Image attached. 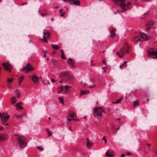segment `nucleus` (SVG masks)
<instances>
[{
  "instance_id": "6ab92c4d",
  "label": "nucleus",
  "mask_w": 157,
  "mask_h": 157,
  "mask_svg": "<svg viewBox=\"0 0 157 157\" xmlns=\"http://www.w3.org/2000/svg\"><path fill=\"white\" fill-rule=\"evenodd\" d=\"M14 92L17 97V98H19L20 96V91L18 89H16L14 91Z\"/></svg>"
},
{
  "instance_id": "79ce46f5",
  "label": "nucleus",
  "mask_w": 157,
  "mask_h": 157,
  "mask_svg": "<svg viewBox=\"0 0 157 157\" xmlns=\"http://www.w3.org/2000/svg\"><path fill=\"white\" fill-rule=\"evenodd\" d=\"M136 90L134 91H132L131 92V94H135L136 93Z\"/></svg>"
},
{
  "instance_id": "c756f323",
  "label": "nucleus",
  "mask_w": 157,
  "mask_h": 157,
  "mask_svg": "<svg viewBox=\"0 0 157 157\" xmlns=\"http://www.w3.org/2000/svg\"><path fill=\"white\" fill-rule=\"evenodd\" d=\"M23 78V77H22L19 78L18 79V82H19V85H20V83H21V82H22Z\"/></svg>"
},
{
  "instance_id": "0eeeda50",
  "label": "nucleus",
  "mask_w": 157,
  "mask_h": 157,
  "mask_svg": "<svg viewBox=\"0 0 157 157\" xmlns=\"http://www.w3.org/2000/svg\"><path fill=\"white\" fill-rule=\"evenodd\" d=\"M43 38L42 40L44 42L47 43L48 41L47 39L49 38L50 35L49 33L47 31H46L44 29L43 30Z\"/></svg>"
},
{
  "instance_id": "9d476101",
  "label": "nucleus",
  "mask_w": 157,
  "mask_h": 157,
  "mask_svg": "<svg viewBox=\"0 0 157 157\" xmlns=\"http://www.w3.org/2000/svg\"><path fill=\"white\" fill-rule=\"evenodd\" d=\"M153 25V22L152 21H148L146 25V29L147 30H149L152 27Z\"/></svg>"
},
{
  "instance_id": "a878e982",
  "label": "nucleus",
  "mask_w": 157,
  "mask_h": 157,
  "mask_svg": "<svg viewBox=\"0 0 157 157\" xmlns=\"http://www.w3.org/2000/svg\"><path fill=\"white\" fill-rule=\"evenodd\" d=\"M25 115V113H23L21 114L17 115L16 116V118L17 119H19L21 118L22 117L24 116Z\"/></svg>"
},
{
  "instance_id": "4be33fe9",
  "label": "nucleus",
  "mask_w": 157,
  "mask_h": 157,
  "mask_svg": "<svg viewBox=\"0 0 157 157\" xmlns=\"http://www.w3.org/2000/svg\"><path fill=\"white\" fill-rule=\"evenodd\" d=\"M64 88L63 86H61L59 87L58 90V93L59 94L61 93L63 90Z\"/></svg>"
},
{
  "instance_id": "39448f33",
  "label": "nucleus",
  "mask_w": 157,
  "mask_h": 157,
  "mask_svg": "<svg viewBox=\"0 0 157 157\" xmlns=\"http://www.w3.org/2000/svg\"><path fill=\"white\" fill-rule=\"evenodd\" d=\"M65 80L67 83L72 84L75 81V77L72 75L69 74L65 78Z\"/></svg>"
},
{
  "instance_id": "bb28decb",
  "label": "nucleus",
  "mask_w": 157,
  "mask_h": 157,
  "mask_svg": "<svg viewBox=\"0 0 157 157\" xmlns=\"http://www.w3.org/2000/svg\"><path fill=\"white\" fill-rule=\"evenodd\" d=\"M58 98L60 102L63 104H64L63 103V98L61 97H59Z\"/></svg>"
},
{
  "instance_id": "f257e3e1",
  "label": "nucleus",
  "mask_w": 157,
  "mask_h": 157,
  "mask_svg": "<svg viewBox=\"0 0 157 157\" xmlns=\"http://www.w3.org/2000/svg\"><path fill=\"white\" fill-rule=\"evenodd\" d=\"M104 111V109L101 106L95 107L93 110L94 115L95 117L98 119L101 118L102 113Z\"/></svg>"
},
{
  "instance_id": "49530a36",
  "label": "nucleus",
  "mask_w": 157,
  "mask_h": 157,
  "mask_svg": "<svg viewBox=\"0 0 157 157\" xmlns=\"http://www.w3.org/2000/svg\"><path fill=\"white\" fill-rule=\"evenodd\" d=\"M131 155V153L129 152H128L127 154V155L128 156H129Z\"/></svg>"
},
{
  "instance_id": "5701e85b",
  "label": "nucleus",
  "mask_w": 157,
  "mask_h": 157,
  "mask_svg": "<svg viewBox=\"0 0 157 157\" xmlns=\"http://www.w3.org/2000/svg\"><path fill=\"white\" fill-rule=\"evenodd\" d=\"M92 145V144L91 143L89 142L88 140L87 141L86 146L88 149L90 148Z\"/></svg>"
},
{
  "instance_id": "13d9d810",
  "label": "nucleus",
  "mask_w": 157,
  "mask_h": 157,
  "mask_svg": "<svg viewBox=\"0 0 157 157\" xmlns=\"http://www.w3.org/2000/svg\"><path fill=\"white\" fill-rule=\"evenodd\" d=\"M125 156V155L124 154H122L121 155V157H124Z\"/></svg>"
},
{
  "instance_id": "4c0bfd02",
  "label": "nucleus",
  "mask_w": 157,
  "mask_h": 157,
  "mask_svg": "<svg viewBox=\"0 0 157 157\" xmlns=\"http://www.w3.org/2000/svg\"><path fill=\"white\" fill-rule=\"evenodd\" d=\"M17 108H19L20 109H23V108L22 106H21L20 105H19Z\"/></svg>"
},
{
  "instance_id": "e2e57ef3",
  "label": "nucleus",
  "mask_w": 157,
  "mask_h": 157,
  "mask_svg": "<svg viewBox=\"0 0 157 157\" xmlns=\"http://www.w3.org/2000/svg\"><path fill=\"white\" fill-rule=\"evenodd\" d=\"M3 116H2V113L1 114V113L0 112V117L1 118V117H2Z\"/></svg>"
},
{
  "instance_id": "1a4fd4ad",
  "label": "nucleus",
  "mask_w": 157,
  "mask_h": 157,
  "mask_svg": "<svg viewBox=\"0 0 157 157\" xmlns=\"http://www.w3.org/2000/svg\"><path fill=\"white\" fill-rule=\"evenodd\" d=\"M8 139V136L6 134L2 133L0 134V140H6Z\"/></svg>"
},
{
  "instance_id": "37998d69",
  "label": "nucleus",
  "mask_w": 157,
  "mask_h": 157,
  "mask_svg": "<svg viewBox=\"0 0 157 157\" xmlns=\"http://www.w3.org/2000/svg\"><path fill=\"white\" fill-rule=\"evenodd\" d=\"M47 131L48 132V134H49V136H51V131L48 130H47Z\"/></svg>"
},
{
  "instance_id": "b1692460",
  "label": "nucleus",
  "mask_w": 157,
  "mask_h": 157,
  "mask_svg": "<svg viewBox=\"0 0 157 157\" xmlns=\"http://www.w3.org/2000/svg\"><path fill=\"white\" fill-rule=\"evenodd\" d=\"M73 2V4L75 5L78 6L80 4V2L79 1H76L75 0H72V2Z\"/></svg>"
},
{
  "instance_id": "f704fd0d",
  "label": "nucleus",
  "mask_w": 157,
  "mask_h": 157,
  "mask_svg": "<svg viewBox=\"0 0 157 157\" xmlns=\"http://www.w3.org/2000/svg\"><path fill=\"white\" fill-rule=\"evenodd\" d=\"M61 58L63 59H66L65 56L64 55V53L62 54Z\"/></svg>"
},
{
  "instance_id": "412c9836",
  "label": "nucleus",
  "mask_w": 157,
  "mask_h": 157,
  "mask_svg": "<svg viewBox=\"0 0 157 157\" xmlns=\"http://www.w3.org/2000/svg\"><path fill=\"white\" fill-rule=\"evenodd\" d=\"M51 46L55 50H58L60 48V47L57 45L52 44Z\"/></svg>"
},
{
  "instance_id": "603ef678",
  "label": "nucleus",
  "mask_w": 157,
  "mask_h": 157,
  "mask_svg": "<svg viewBox=\"0 0 157 157\" xmlns=\"http://www.w3.org/2000/svg\"><path fill=\"white\" fill-rule=\"evenodd\" d=\"M63 10V9H61L60 10H59V12L60 13H62V11Z\"/></svg>"
},
{
  "instance_id": "bf43d9fd",
  "label": "nucleus",
  "mask_w": 157,
  "mask_h": 157,
  "mask_svg": "<svg viewBox=\"0 0 157 157\" xmlns=\"http://www.w3.org/2000/svg\"><path fill=\"white\" fill-rule=\"evenodd\" d=\"M60 51H61V54H62L64 53L62 49L60 50Z\"/></svg>"
},
{
  "instance_id": "473e14b6",
  "label": "nucleus",
  "mask_w": 157,
  "mask_h": 157,
  "mask_svg": "<svg viewBox=\"0 0 157 157\" xmlns=\"http://www.w3.org/2000/svg\"><path fill=\"white\" fill-rule=\"evenodd\" d=\"M37 149L40 151H43V148L40 146H38L37 147Z\"/></svg>"
},
{
  "instance_id": "2f4dec72",
  "label": "nucleus",
  "mask_w": 157,
  "mask_h": 157,
  "mask_svg": "<svg viewBox=\"0 0 157 157\" xmlns=\"http://www.w3.org/2000/svg\"><path fill=\"white\" fill-rule=\"evenodd\" d=\"M64 88L65 89L64 92L65 93H67V92L68 90V88H67V85H65Z\"/></svg>"
},
{
  "instance_id": "c03bdc74",
  "label": "nucleus",
  "mask_w": 157,
  "mask_h": 157,
  "mask_svg": "<svg viewBox=\"0 0 157 157\" xmlns=\"http://www.w3.org/2000/svg\"><path fill=\"white\" fill-rule=\"evenodd\" d=\"M142 1L147 2L149 1L150 0H141Z\"/></svg>"
},
{
  "instance_id": "393cba45",
  "label": "nucleus",
  "mask_w": 157,
  "mask_h": 157,
  "mask_svg": "<svg viewBox=\"0 0 157 157\" xmlns=\"http://www.w3.org/2000/svg\"><path fill=\"white\" fill-rule=\"evenodd\" d=\"M75 114L72 112H70L68 114V116L70 117H75Z\"/></svg>"
},
{
  "instance_id": "f03ea898",
  "label": "nucleus",
  "mask_w": 157,
  "mask_h": 157,
  "mask_svg": "<svg viewBox=\"0 0 157 157\" xmlns=\"http://www.w3.org/2000/svg\"><path fill=\"white\" fill-rule=\"evenodd\" d=\"M17 140L20 147L23 148L27 146V142L24 136H19L17 138Z\"/></svg>"
},
{
  "instance_id": "9b49d317",
  "label": "nucleus",
  "mask_w": 157,
  "mask_h": 157,
  "mask_svg": "<svg viewBox=\"0 0 157 157\" xmlns=\"http://www.w3.org/2000/svg\"><path fill=\"white\" fill-rule=\"evenodd\" d=\"M10 116L9 115H6V116H3L1 117V120L2 122V124H4L10 118Z\"/></svg>"
},
{
  "instance_id": "864d4df0",
  "label": "nucleus",
  "mask_w": 157,
  "mask_h": 157,
  "mask_svg": "<svg viewBox=\"0 0 157 157\" xmlns=\"http://www.w3.org/2000/svg\"><path fill=\"white\" fill-rule=\"evenodd\" d=\"M3 129V128L2 127L0 126V130H2Z\"/></svg>"
},
{
  "instance_id": "774afa93",
  "label": "nucleus",
  "mask_w": 157,
  "mask_h": 157,
  "mask_svg": "<svg viewBox=\"0 0 157 157\" xmlns=\"http://www.w3.org/2000/svg\"><path fill=\"white\" fill-rule=\"evenodd\" d=\"M15 136H17V137H18V136H20V135H15Z\"/></svg>"
},
{
  "instance_id": "ea45409f",
  "label": "nucleus",
  "mask_w": 157,
  "mask_h": 157,
  "mask_svg": "<svg viewBox=\"0 0 157 157\" xmlns=\"http://www.w3.org/2000/svg\"><path fill=\"white\" fill-rule=\"evenodd\" d=\"M94 87H95V85H93L91 86H88V88H94Z\"/></svg>"
},
{
  "instance_id": "de8ad7c7",
  "label": "nucleus",
  "mask_w": 157,
  "mask_h": 157,
  "mask_svg": "<svg viewBox=\"0 0 157 157\" xmlns=\"http://www.w3.org/2000/svg\"><path fill=\"white\" fill-rule=\"evenodd\" d=\"M74 120V121H78V119H76V118H72V120Z\"/></svg>"
},
{
  "instance_id": "a18cd8bd",
  "label": "nucleus",
  "mask_w": 157,
  "mask_h": 157,
  "mask_svg": "<svg viewBox=\"0 0 157 157\" xmlns=\"http://www.w3.org/2000/svg\"><path fill=\"white\" fill-rule=\"evenodd\" d=\"M69 60L70 61V62H74L72 60V59L71 58H69Z\"/></svg>"
},
{
  "instance_id": "8fccbe9b",
  "label": "nucleus",
  "mask_w": 157,
  "mask_h": 157,
  "mask_svg": "<svg viewBox=\"0 0 157 157\" xmlns=\"http://www.w3.org/2000/svg\"><path fill=\"white\" fill-rule=\"evenodd\" d=\"M46 15V13H41V15L42 16V17H43L44 15Z\"/></svg>"
},
{
  "instance_id": "c85d7f7f",
  "label": "nucleus",
  "mask_w": 157,
  "mask_h": 157,
  "mask_svg": "<svg viewBox=\"0 0 157 157\" xmlns=\"http://www.w3.org/2000/svg\"><path fill=\"white\" fill-rule=\"evenodd\" d=\"M69 64L71 65L72 67L74 68H75V66L74 65V62H68Z\"/></svg>"
},
{
  "instance_id": "72a5a7b5",
  "label": "nucleus",
  "mask_w": 157,
  "mask_h": 157,
  "mask_svg": "<svg viewBox=\"0 0 157 157\" xmlns=\"http://www.w3.org/2000/svg\"><path fill=\"white\" fill-rule=\"evenodd\" d=\"M123 98H120L119 100H117V101L116 102V103L117 104H118L121 102V101L122 100Z\"/></svg>"
},
{
  "instance_id": "052dcab7",
  "label": "nucleus",
  "mask_w": 157,
  "mask_h": 157,
  "mask_svg": "<svg viewBox=\"0 0 157 157\" xmlns=\"http://www.w3.org/2000/svg\"><path fill=\"white\" fill-rule=\"evenodd\" d=\"M147 144L149 147H150L151 146V144Z\"/></svg>"
},
{
  "instance_id": "aec40b11",
  "label": "nucleus",
  "mask_w": 157,
  "mask_h": 157,
  "mask_svg": "<svg viewBox=\"0 0 157 157\" xmlns=\"http://www.w3.org/2000/svg\"><path fill=\"white\" fill-rule=\"evenodd\" d=\"M17 101V99L15 97H13L11 98V102L12 104H15Z\"/></svg>"
},
{
  "instance_id": "cd10ccee",
  "label": "nucleus",
  "mask_w": 157,
  "mask_h": 157,
  "mask_svg": "<svg viewBox=\"0 0 157 157\" xmlns=\"http://www.w3.org/2000/svg\"><path fill=\"white\" fill-rule=\"evenodd\" d=\"M139 104V102L138 101H136L134 102L133 106L134 107H136V105Z\"/></svg>"
},
{
  "instance_id": "a19ab883",
  "label": "nucleus",
  "mask_w": 157,
  "mask_h": 157,
  "mask_svg": "<svg viewBox=\"0 0 157 157\" xmlns=\"http://www.w3.org/2000/svg\"><path fill=\"white\" fill-rule=\"evenodd\" d=\"M27 2H24L22 3L21 4L20 6H22L24 5H27Z\"/></svg>"
},
{
  "instance_id": "0e129e2a",
  "label": "nucleus",
  "mask_w": 157,
  "mask_h": 157,
  "mask_svg": "<svg viewBox=\"0 0 157 157\" xmlns=\"http://www.w3.org/2000/svg\"><path fill=\"white\" fill-rule=\"evenodd\" d=\"M105 139H106V138H105V136H104V137H102V140H104Z\"/></svg>"
},
{
  "instance_id": "c9c22d12",
  "label": "nucleus",
  "mask_w": 157,
  "mask_h": 157,
  "mask_svg": "<svg viewBox=\"0 0 157 157\" xmlns=\"http://www.w3.org/2000/svg\"><path fill=\"white\" fill-rule=\"evenodd\" d=\"M22 104V102H20L18 103H17L16 105L15 106L16 107H17L19 105L21 104Z\"/></svg>"
},
{
  "instance_id": "69168bd1",
  "label": "nucleus",
  "mask_w": 157,
  "mask_h": 157,
  "mask_svg": "<svg viewBox=\"0 0 157 157\" xmlns=\"http://www.w3.org/2000/svg\"><path fill=\"white\" fill-rule=\"evenodd\" d=\"M105 140V143H106L107 142V140L106 139H105V140Z\"/></svg>"
},
{
  "instance_id": "20e7f679",
  "label": "nucleus",
  "mask_w": 157,
  "mask_h": 157,
  "mask_svg": "<svg viewBox=\"0 0 157 157\" xmlns=\"http://www.w3.org/2000/svg\"><path fill=\"white\" fill-rule=\"evenodd\" d=\"M34 69L32 66L29 63H28L26 65L23 67L22 69H21L20 71L22 72H25L27 73L31 71Z\"/></svg>"
},
{
  "instance_id": "f8f14e48",
  "label": "nucleus",
  "mask_w": 157,
  "mask_h": 157,
  "mask_svg": "<svg viewBox=\"0 0 157 157\" xmlns=\"http://www.w3.org/2000/svg\"><path fill=\"white\" fill-rule=\"evenodd\" d=\"M110 33H111V36H110L112 38H113L115 35V29L113 28V27H110Z\"/></svg>"
},
{
  "instance_id": "423d86ee",
  "label": "nucleus",
  "mask_w": 157,
  "mask_h": 157,
  "mask_svg": "<svg viewBox=\"0 0 157 157\" xmlns=\"http://www.w3.org/2000/svg\"><path fill=\"white\" fill-rule=\"evenodd\" d=\"M130 47L129 46H126L121 49L120 51V54L123 56L126 54H128L129 52Z\"/></svg>"
},
{
  "instance_id": "680f3d73",
  "label": "nucleus",
  "mask_w": 157,
  "mask_h": 157,
  "mask_svg": "<svg viewBox=\"0 0 157 157\" xmlns=\"http://www.w3.org/2000/svg\"><path fill=\"white\" fill-rule=\"evenodd\" d=\"M72 87V86H68L67 85V88H68V89L70 88H71Z\"/></svg>"
},
{
  "instance_id": "338daca9",
  "label": "nucleus",
  "mask_w": 157,
  "mask_h": 157,
  "mask_svg": "<svg viewBox=\"0 0 157 157\" xmlns=\"http://www.w3.org/2000/svg\"><path fill=\"white\" fill-rule=\"evenodd\" d=\"M5 125H9V124L8 123H7L5 124Z\"/></svg>"
},
{
  "instance_id": "6e6d98bb",
  "label": "nucleus",
  "mask_w": 157,
  "mask_h": 157,
  "mask_svg": "<svg viewBox=\"0 0 157 157\" xmlns=\"http://www.w3.org/2000/svg\"><path fill=\"white\" fill-rule=\"evenodd\" d=\"M102 63H105V64L106 62V61H105V60H104L103 61H102Z\"/></svg>"
},
{
  "instance_id": "7ed1b4c3",
  "label": "nucleus",
  "mask_w": 157,
  "mask_h": 157,
  "mask_svg": "<svg viewBox=\"0 0 157 157\" xmlns=\"http://www.w3.org/2000/svg\"><path fill=\"white\" fill-rule=\"evenodd\" d=\"M148 37L147 34L144 33H141V34L136 36L134 38V41L137 42L139 41H143L147 40Z\"/></svg>"
},
{
  "instance_id": "7c9ffc66",
  "label": "nucleus",
  "mask_w": 157,
  "mask_h": 157,
  "mask_svg": "<svg viewBox=\"0 0 157 157\" xmlns=\"http://www.w3.org/2000/svg\"><path fill=\"white\" fill-rule=\"evenodd\" d=\"M13 81V78H8L7 79V82L9 83H10L12 82Z\"/></svg>"
},
{
  "instance_id": "a211bd4d",
  "label": "nucleus",
  "mask_w": 157,
  "mask_h": 157,
  "mask_svg": "<svg viewBox=\"0 0 157 157\" xmlns=\"http://www.w3.org/2000/svg\"><path fill=\"white\" fill-rule=\"evenodd\" d=\"M127 62L126 61L123 62V63L120 66V68L121 69L125 68L127 67L126 63Z\"/></svg>"
},
{
  "instance_id": "5fc2aeb1",
  "label": "nucleus",
  "mask_w": 157,
  "mask_h": 157,
  "mask_svg": "<svg viewBox=\"0 0 157 157\" xmlns=\"http://www.w3.org/2000/svg\"><path fill=\"white\" fill-rule=\"evenodd\" d=\"M51 81L52 82H55V80L53 79H51Z\"/></svg>"
},
{
  "instance_id": "4d7b16f0",
  "label": "nucleus",
  "mask_w": 157,
  "mask_h": 157,
  "mask_svg": "<svg viewBox=\"0 0 157 157\" xmlns=\"http://www.w3.org/2000/svg\"><path fill=\"white\" fill-rule=\"evenodd\" d=\"M44 57H46V54L45 53V52H44Z\"/></svg>"
},
{
  "instance_id": "3c124183",
  "label": "nucleus",
  "mask_w": 157,
  "mask_h": 157,
  "mask_svg": "<svg viewBox=\"0 0 157 157\" xmlns=\"http://www.w3.org/2000/svg\"><path fill=\"white\" fill-rule=\"evenodd\" d=\"M68 121H70L72 120V118H68L67 119Z\"/></svg>"
},
{
  "instance_id": "ddd939ff",
  "label": "nucleus",
  "mask_w": 157,
  "mask_h": 157,
  "mask_svg": "<svg viewBox=\"0 0 157 157\" xmlns=\"http://www.w3.org/2000/svg\"><path fill=\"white\" fill-rule=\"evenodd\" d=\"M69 74V72L67 71L63 72L61 73L59 75V76L61 78H67V76Z\"/></svg>"
},
{
  "instance_id": "58836bf2",
  "label": "nucleus",
  "mask_w": 157,
  "mask_h": 157,
  "mask_svg": "<svg viewBox=\"0 0 157 157\" xmlns=\"http://www.w3.org/2000/svg\"><path fill=\"white\" fill-rule=\"evenodd\" d=\"M6 115H8L6 113H2V116H6Z\"/></svg>"
},
{
  "instance_id": "4468645a",
  "label": "nucleus",
  "mask_w": 157,
  "mask_h": 157,
  "mask_svg": "<svg viewBox=\"0 0 157 157\" xmlns=\"http://www.w3.org/2000/svg\"><path fill=\"white\" fill-rule=\"evenodd\" d=\"M148 55L149 56L151 55H154L155 56V57H153L154 58H157V52L149 51L148 52Z\"/></svg>"
},
{
  "instance_id": "6e6552de",
  "label": "nucleus",
  "mask_w": 157,
  "mask_h": 157,
  "mask_svg": "<svg viewBox=\"0 0 157 157\" xmlns=\"http://www.w3.org/2000/svg\"><path fill=\"white\" fill-rule=\"evenodd\" d=\"M2 65L4 67L5 70L8 71L10 72L11 71V69L9 67V66L11 67V65L10 64L7 63H3L2 64Z\"/></svg>"
},
{
  "instance_id": "dca6fc26",
  "label": "nucleus",
  "mask_w": 157,
  "mask_h": 157,
  "mask_svg": "<svg viewBox=\"0 0 157 157\" xmlns=\"http://www.w3.org/2000/svg\"><path fill=\"white\" fill-rule=\"evenodd\" d=\"M29 77L31 78L33 81L35 82H37L39 80L38 78L35 75H33L31 76H29Z\"/></svg>"
},
{
  "instance_id": "e433bc0d",
  "label": "nucleus",
  "mask_w": 157,
  "mask_h": 157,
  "mask_svg": "<svg viewBox=\"0 0 157 157\" xmlns=\"http://www.w3.org/2000/svg\"><path fill=\"white\" fill-rule=\"evenodd\" d=\"M120 52H117V54L118 55H119V57L121 58H122L123 57V56H122V55H120Z\"/></svg>"
},
{
  "instance_id": "2eb2a0df",
  "label": "nucleus",
  "mask_w": 157,
  "mask_h": 157,
  "mask_svg": "<svg viewBox=\"0 0 157 157\" xmlns=\"http://www.w3.org/2000/svg\"><path fill=\"white\" fill-rule=\"evenodd\" d=\"M105 155L108 157H115V155L114 153L113 152H109L107 151L105 154Z\"/></svg>"
},
{
  "instance_id": "09e8293b",
  "label": "nucleus",
  "mask_w": 157,
  "mask_h": 157,
  "mask_svg": "<svg viewBox=\"0 0 157 157\" xmlns=\"http://www.w3.org/2000/svg\"><path fill=\"white\" fill-rule=\"evenodd\" d=\"M64 14H65V13L63 12V13L61 14V16L62 17H63L64 16Z\"/></svg>"
},
{
  "instance_id": "f3484780",
  "label": "nucleus",
  "mask_w": 157,
  "mask_h": 157,
  "mask_svg": "<svg viewBox=\"0 0 157 157\" xmlns=\"http://www.w3.org/2000/svg\"><path fill=\"white\" fill-rule=\"evenodd\" d=\"M89 91L88 90L83 91L82 90H81L80 93L79 94V96H81L83 95L88 94L89 93Z\"/></svg>"
}]
</instances>
